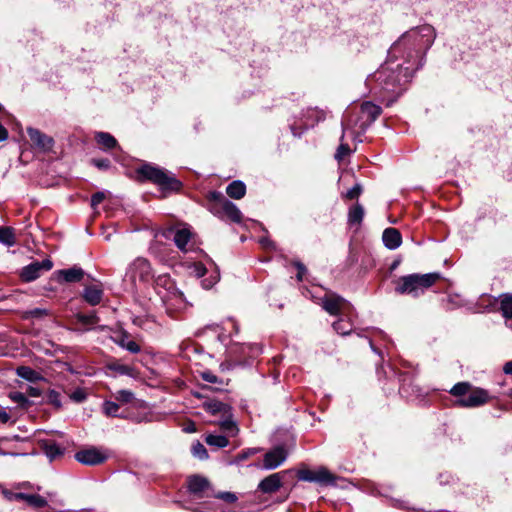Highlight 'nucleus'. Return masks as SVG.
<instances>
[{
    "mask_svg": "<svg viewBox=\"0 0 512 512\" xmlns=\"http://www.w3.org/2000/svg\"><path fill=\"white\" fill-rule=\"evenodd\" d=\"M59 274L66 282L71 283L80 281L84 276V271L79 267H72L60 270Z\"/></svg>",
    "mask_w": 512,
    "mask_h": 512,
    "instance_id": "31",
    "label": "nucleus"
},
{
    "mask_svg": "<svg viewBox=\"0 0 512 512\" xmlns=\"http://www.w3.org/2000/svg\"><path fill=\"white\" fill-rule=\"evenodd\" d=\"M213 199H220V209L231 221L235 223H239L242 218V213L239 208L230 200L224 198L221 193L213 192Z\"/></svg>",
    "mask_w": 512,
    "mask_h": 512,
    "instance_id": "15",
    "label": "nucleus"
},
{
    "mask_svg": "<svg viewBox=\"0 0 512 512\" xmlns=\"http://www.w3.org/2000/svg\"><path fill=\"white\" fill-rule=\"evenodd\" d=\"M26 503L34 508H42L47 505V500L39 494H28Z\"/></svg>",
    "mask_w": 512,
    "mask_h": 512,
    "instance_id": "38",
    "label": "nucleus"
},
{
    "mask_svg": "<svg viewBox=\"0 0 512 512\" xmlns=\"http://www.w3.org/2000/svg\"><path fill=\"white\" fill-rule=\"evenodd\" d=\"M17 375L29 382H36L41 379L40 373L29 366H20L16 369Z\"/></svg>",
    "mask_w": 512,
    "mask_h": 512,
    "instance_id": "33",
    "label": "nucleus"
},
{
    "mask_svg": "<svg viewBox=\"0 0 512 512\" xmlns=\"http://www.w3.org/2000/svg\"><path fill=\"white\" fill-rule=\"evenodd\" d=\"M205 442L209 446H214L217 448H224V447L228 446V444H229V440L226 436L218 435V434H208L205 437Z\"/></svg>",
    "mask_w": 512,
    "mask_h": 512,
    "instance_id": "36",
    "label": "nucleus"
},
{
    "mask_svg": "<svg viewBox=\"0 0 512 512\" xmlns=\"http://www.w3.org/2000/svg\"><path fill=\"white\" fill-rule=\"evenodd\" d=\"M117 401L122 404L130 403L134 399V394L130 390L122 389L114 394Z\"/></svg>",
    "mask_w": 512,
    "mask_h": 512,
    "instance_id": "39",
    "label": "nucleus"
},
{
    "mask_svg": "<svg viewBox=\"0 0 512 512\" xmlns=\"http://www.w3.org/2000/svg\"><path fill=\"white\" fill-rule=\"evenodd\" d=\"M28 136L33 145L43 152L51 151L54 146V139L41 132L39 129L29 127L27 129Z\"/></svg>",
    "mask_w": 512,
    "mask_h": 512,
    "instance_id": "14",
    "label": "nucleus"
},
{
    "mask_svg": "<svg viewBox=\"0 0 512 512\" xmlns=\"http://www.w3.org/2000/svg\"><path fill=\"white\" fill-rule=\"evenodd\" d=\"M119 410L120 406L114 401L105 400L102 404V411L107 417H123Z\"/></svg>",
    "mask_w": 512,
    "mask_h": 512,
    "instance_id": "37",
    "label": "nucleus"
},
{
    "mask_svg": "<svg viewBox=\"0 0 512 512\" xmlns=\"http://www.w3.org/2000/svg\"><path fill=\"white\" fill-rule=\"evenodd\" d=\"M441 278L438 272L426 274H409L401 277L395 287L398 294H407L414 298L424 294L433 284Z\"/></svg>",
    "mask_w": 512,
    "mask_h": 512,
    "instance_id": "3",
    "label": "nucleus"
},
{
    "mask_svg": "<svg viewBox=\"0 0 512 512\" xmlns=\"http://www.w3.org/2000/svg\"><path fill=\"white\" fill-rule=\"evenodd\" d=\"M0 243L12 247L16 243L14 229L11 227H0Z\"/></svg>",
    "mask_w": 512,
    "mask_h": 512,
    "instance_id": "34",
    "label": "nucleus"
},
{
    "mask_svg": "<svg viewBox=\"0 0 512 512\" xmlns=\"http://www.w3.org/2000/svg\"><path fill=\"white\" fill-rule=\"evenodd\" d=\"M74 317H75L76 323H78L84 327L83 329H79L82 332L92 329V327L95 326L96 324H98V322H99V317L97 316L96 311H94V310L91 311L90 313L78 312L75 314Z\"/></svg>",
    "mask_w": 512,
    "mask_h": 512,
    "instance_id": "22",
    "label": "nucleus"
},
{
    "mask_svg": "<svg viewBox=\"0 0 512 512\" xmlns=\"http://www.w3.org/2000/svg\"><path fill=\"white\" fill-rule=\"evenodd\" d=\"M368 343H369V346L370 348L372 349V351L376 354H379L380 355V351L374 346L372 340L370 338H368Z\"/></svg>",
    "mask_w": 512,
    "mask_h": 512,
    "instance_id": "62",
    "label": "nucleus"
},
{
    "mask_svg": "<svg viewBox=\"0 0 512 512\" xmlns=\"http://www.w3.org/2000/svg\"><path fill=\"white\" fill-rule=\"evenodd\" d=\"M106 368L118 375H125L129 377H135L136 371L132 366L120 363L117 360H113L107 363Z\"/></svg>",
    "mask_w": 512,
    "mask_h": 512,
    "instance_id": "25",
    "label": "nucleus"
},
{
    "mask_svg": "<svg viewBox=\"0 0 512 512\" xmlns=\"http://www.w3.org/2000/svg\"><path fill=\"white\" fill-rule=\"evenodd\" d=\"M0 455L1 456H8L9 455V456H14L15 457V456H18L20 454L19 453H14V452H6V451L0 449Z\"/></svg>",
    "mask_w": 512,
    "mask_h": 512,
    "instance_id": "61",
    "label": "nucleus"
},
{
    "mask_svg": "<svg viewBox=\"0 0 512 512\" xmlns=\"http://www.w3.org/2000/svg\"><path fill=\"white\" fill-rule=\"evenodd\" d=\"M151 285H153L158 294H160L159 288H163L166 291H170L174 288V283L168 274L154 275Z\"/></svg>",
    "mask_w": 512,
    "mask_h": 512,
    "instance_id": "30",
    "label": "nucleus"
},
{
    "mask_svg": "<svg viewBox=\"0 0 512 512\" xmlns=\"http://www.w3.org/2000/svg\"><path fill=\"white\" fill-rule=\"evenodd\" d=\"M40 446L44 454L49 458L50 461L62 456L65 452V448L57 444L52 440H42Z\"/></svg>",
    "mask_w": 512,
    "mask_h": 512,
    "instance_id": "21",
    "label": "nucleus"
},
{
    "mask_svg": "<svg viewBox=\"0 0 512 512\" xmlns=\"http://www.w3.org/2000/svg\"><path fill=\"white\" fill-rule=\"evenodd\" d=\"M87 393L82 388H76L71 394L70 399L76 403H82L86 400Z\"/></svg>",
    "mask_w": 512,
    "mask_h": 512,
    "instance_id": "46",
    "label": "nucleus"
},
{
    "mask_svg": "<svg viewBox=\"0 0 512 512\" xmlns=\"http://www.w3.org/2000/svg\"><path fill=\"white\" fill-rule=\"evenodd\" d=\"M95 140L104 150H110L117 146V140L108 132H97L95 134Z\"/></svg>",
    "mask_w": 512,
    "mask_h": 512,
    "instance_id": "28",
    "label": "nucleus"
},
{
    "mask_svg": "<svg viewBox=\"0 0 512 512\" xmlns=\"http://www.w3.org/2000/svg\"><path fill=\"white\" fill-rule=\"evenodd\" d=\"M170 234L173 235V241L175 245L181 250V251H187L186 246L189 243L191 239V231L187 227L177 228V229H171L169 231Z\"/></svg>",
    "mask_w": 512,
    "mask_h": 512,
    "instance_id": "18",
    "label": "nucleus"
},
{
    "mask_svg": "<svg viewBox=\"0 0 512 512\" xmlns=\"http://www.w3.org/2000/svg\"><path fill=\"white\" fill-rule=\"evenodd\" d=\"M260 451V448H247L245 450H242L237 456L235 457V462L240 463L248 459L250 456L257 454Z\"/></svg>",
    "mask_w": 512,
    "mask_h": 512,
    "instance_id": "43",
    "label": "nucleus"
},
{
    "mask_svg": "<svg viewBox=\"0 0 512 512\" xmlns=\"http://www.w3.org/2000/svg\"><path fill=\"white\" fill-rule=\"evenodd\" d=\"M8 138L7 129L0 123V142Z\"/></svg>",
    "mask_w": 512,
    "mask_h": 512,
    "instance_id": "58",
    "label": "nucleus"
},
{
    "mask_svg": "<svg viewBox=\"0 0 512 512\" xmlns=\"http://www.w3.org/2000/svg\"><path fill=\"white\" fill-rule=\"evenodd\" d=\"M333 329L342 336H346L351 334L352 332H355L359 337H364V330L356 331L353 328L352 322L349 319L344 318L343 315L340 316L339 319L333 323Z\"/></svg>",
    "mask_w": 512,
    "mask_h": 512,
    "instance_id": "23",
    "label": "nucleus"
},
{
    "mask_svg": "<svg viewBox=\"0 0 512 512\" xmlns=\"http://www.w3.org/2000/svg\"><path fill=\"white\" fill-rule=\"evenodd\" d=\"M450 394L458 397L455 405L463 408H474L489 401L488 392L482 388H473L469 382H458L451 389Z\"/></svg>",
    "mask_w": 512,
    "mask_h": 512,
    "instance_id": "4",
    "label": "nucleus"
},
{
    "mask_svg": "<svg viewBox=\"0 0 512 512\" xmlns=\"http://www.w3.org/2000/svg\"><path fill=\"white\" fill-rule=\"evenodd\" d=\"M206 272L207 269L202 263H194L191 266V273L194 274L197 278L203 277Z\"/></svg>",
    "mask_w": 512,
    "mask_h": 512,
    "instance_id": "49",
    "label": "nucleus"
},
{
    "mask_svg": "<svg viewBox=\"0 0 512 512\" xmlns=\"http://www.w3.org/2000/svg\"><path fill=\"white\" fill-rule=\"evenodd\" d=\"M28 494L29 493H23V492L11 493L10 499L11 500H16V501H24V502H26Z\"/></svg>",
    "mask_w": 512,
    "mask_h": 512,
    "instance_id": "56",
    "label": "nucleus"
},
{
    "mask_svg": "<svg viewBox=\"0 0 512 512\" xmlns=\"http://www.w3.org/2000/svg\"><path fill=\"white\" fill-rule=\"evenodd\" d=\"M105 198V194L103 192H96L91 196V206H98Z\"/></svg>",
    "mask_w": 512,
    "mask_h": 512,
    "instance_id": "53",
    "label": "nucleus"
},
{
    "mask_svg": "<svg viewBox=\"0 0 512 512\" xmlns=\"http://www.w3.org/2000/svg\"><path fill=\"white\" fill-rule=\"evenodd\" d=\"M226 193L233 199H241L245 196L246 185L241 180H234L227 186Z\"/></svg>",
    "mask_w": 512,
    "mask_h": 512,
    "instance_id": "27",
    "label": "nucleus"
},
{
    "mask_svg": "<svg viewBox=\"0 0 512 512\" xmlns=\"http://www.w3.org/2000/svg\"><path fill=\"white\" fill-rule=\"evenodd\" d=\"M282 486V478L280 473H274L265 477L259 484L258 490L262 493H274L278 491Z\"/></svg>",
    "mask_w": 512,
    "mask_h": 512,
    "instance_id": "16",
    "label": "nucleus"
},
{
    "mask_svg": "<svg viewBox=\"0 0 512 512\" xmlns=\"http://www.w3.org/2000/svg\"><path fill=\"white\" fill-rule=\"evenodd\" d=\"M219 274L211 275L209 278L202 280V286L205 289L212 288L219 281Z\"/></svg>",
    "mask_w": 512,
    "mask_h": 512,
    "instance_id": "51",
    "label": "nucleus"
},
{
    "mask_svg": "<svg viewBox=\"0 0 512 512\" xmlns=\"http://www.w3.org/2000/svg\"><path fill=\"white\" fill-rule=\"evenodd\" d=\"M503 371L506 374H512V361H508L507 363H505V365L503 367Z\"/></svg>",
    "mask_w": 512,
    "mask_h": 512,
    "instance_id": "59",
    "label": "nucleus"
},
{
    "mask_svg": "<svg viewBox=\"0 0 512 512\" xmlns=\"http://www.w3.org/2000/svg\"><path fill=\"white\" fill-rule=\"evenodd\" d=\"M288 457V451L283 445H278L264 454L262 468L274 470L283 464Z\"/></svg>",
    "mask_w": 512,
    "mask_h": 512,
    "instance_id": "12",
    "label": "nucleus"
},
{
    "mask_svg": "<svg viewBox=\"0 0 512 512\" xmlns=\"http://www.w3.org/2000/svg\"><path fill=\"white\" fill-rule=\"evenodd\" d=\"M52 267L53 262L48 258L42 261H34L21 269L20 278L25 282H32L38 279L43 272L50 271Z\"/></svg>",
    "mask_w": 512,
    "mask_h": 512,
    "instance_id": "10",
    "label": "nucleus"
},
{
    "mask_svg": "<svg viewBox=\"0 0 512 512\" xmlns=\"http://www.w3.org/2000/svg\"><path fill=\"white\" fill-rule=\"evenodd\" d=\"M137 175L141 181H149L165 193L179 192L183 187L173 173L150 163L141 165L137 169Z\"/></svg>",
    "mask_w": 512,
    "mask_h": 512,
    "instance_id": "2",
    "label": "nucleus"
},
{
    "mask_svg": "<svg viewBox=\"0 0 512 512\" xmlns=\"http://www.w3.org/2000/svg\"><path fill=\"white\" fill-rule=\"evenodd\" d=\"M500 311L506 321H511L509 327L512 329V295L504 294L500 300Z\"/></svg>",
    "mask_w": 512,
    "mask_h": 512,
    "instance_id": "29",
    "label": "nucleus"
},
{
    "mask_svg": "<svg viewBox=\"0 0 512 512\" xmlns=\"http://www.w3.org/2000/svg\"><path fill=\"white\" fill-rule=\"evenodd\" d=\"M203 408L206 412L212 415L220 416H223L224 414L229 415V410H232V407L229 404L215 399L205 401L203 403Z\"/></svg>",
    "mask_w": 512,
    "mask_h": 512,
    "instance_id": "20",
    "label": "nucleus"
},
{
    "mask_svg": "<svg viewBox=\"0 0 512 512\" xmlns=\"http://www.w3.org/2000/svg\"><path fill=\"white\" fill-rule=\"evenodd\" d=\"M221 421L219 422L220 427L230 433L231 435H236L239 431V428L236 424V422L233 420V412L232 410H229V415L224 414L221 416Z\"/></svg>",
    "mask_w": 512,
    "mask_h": 512,
    "instance_id": "32",
    "label": "nucleus"
},
{
    "mask_svg": "<svg viewBox=\"0 0 512 512\" xmlns=\"http://www.w3.org/2000/svg\"><path fill=\"white\" fill-rule=\"evenodd\" d=\"M47 402L51 405H53L55 408H61L62 402H61V395L56 390H49L46 395Z\"/></svg>",
    "mask_w": 512,
    "mask_h": 512,
    "instance_id": "40",
    "label": "nucleus"
},
{
    "mask_svg": "<svg viewBox=\"0 0 512 512\" xmlns=\"http://www.w3.org/2000/svg\"><path fill=\"white\" fill-rule=\"evenodd\" d=\"M315 483L334 485L335 477L325 468L321 467L316 471Z\"/></svg>",
    "mask_w": 512,
    "mask_h": 512,
    "instance_id": "35",
    "label": "nucleus"
},
{
    "mask_svg": "<svg viewBox=\"0 0 512 512\" xmlns=\"http://www.w3.org/2000/svg\"><path fill=\"white\" fill-rule=\"evenodd\" d=\"M31 313H32V315H40V314L44 313V311L41 309H35Z\"/></svg>",
    "mask_w": 512,
    "mask_h": 512,
    "instance_id": "64",
    "label": "nucleus"
},
{
    "mask_svg": "<svg viewBox=\"0 0 512 512\" xmlns=\"http://www.w3.org/2000/svg\"><path fill=\"white\" fill-rule=\"evenodd\" d=\"M91 163L100 170H107L111 166V162L107 158H93Z\"/></svg>",
    "mask_w": 512,
    "mask_h": 512,
    "instance_id": "48",
    "label": "nucleus"
},
{
    "mask_svg": "<svg viewBox=\"0 0 512 512\" xmlns=\"http://www.w3.org/2000/svg\"><path fill=\"white\" fill-rule=\"evenodd\" d=\"M9 440L19 441V440H21V437L19 435H14L12 437H4V438L0 439V442L9 441Z\"/></svg>",
    "mask_w": 512,
    "mask_h": 512,
    "instance_id": "60",
    "label": "nucleus"
},
{
    "mask_svg": "<svg viewBox=\"0 0 512 512\" xmlns=\"http://www.w3.org/2000/svg\"><path fill=\"white\" fill-rule=\"evenodd\" d=\"M382 241L389 250L397 249L402 243L401 233L395 228H386L383 231Z\"/></svg>",
    "mask_w": 512,
    "mask_h": 512,
    "instance_id": "17",
    "label": "nucleus"
},
{
    "mask_svg": "<svg viewBox=\"0 0 512 512\" xmlns=\"http://www.w3.org/2000/svg\"><path fill=\"white\" fill-rule=\"evenodd\" d=\"M82 297L89 305L96 306L102 301L103 289L97 285L86 286Z\"/></svg>",
    "mask_w": 512,
    "mask_h": 512,
    "instance_id": "19",
    "label": "nucleus"
},
{
    "mask_svg": "<svg viewBox=\"0 0 512 512\" xmlns=\"http://www.w3.org/2000/svg\"><path fill=\"white\" fill-rule=\"evenodd\" d=\"M382 108L371 101H364L360 105V114L363 117L361 132H365L369 126L381 115Z\"/></svg>",
    "mask_w": 512,
    "mask_h": 512,
    "instance_id": "13",
    "label": "nucleus"
},
{
    "mask_svg": "<svg viewBox=\"0 0 512 512\" xmlns=\"http://www.w3.org/2000/svg\"><path fill=\"white\" fill-rule=\"evenodd\" d=\"M188 491L198 498L212 497L209 480L201 475H192L187 479Z\"/></svg>",
    "mask_w": 512,
    "mask_h": 512,
    "instance_id": "11",
    "label": "nucleus"
},
{
    "mask_svg": "<svg viewBox=\"0 0 512 512\" xmlns=\"http://www.w3.org/2000/svg\"><path fill=\"white\" fill-rule=\"evenodd\" d=\"M341 143L339 147L337 148L335 158L338 161H341L345 156L349 155L351 153V149L349 148L348 144L343 143V140H341Z\"/></svg>",
    "mask_w": 512,
    "mask_h": 512,
    "instance_id": "45",
    "label": "nucleus"
},
{
    "mask_svg": "<svg viewBox=\"0 0 512 512\" xmlns=\"http://www.w3.org/2000/svg\"><path fill=\"white\" fill-rule=\"evenodd\" d=\"M241 350L243 352L248 350V354L251 357H254L261 353V348L257 344H244L241 346Z\"/></svg>",
    "mask_w": 512,
    "mask_h": 512,
    "instance_id": "50",
    "label": "nucleus"
},
{
    "mask_svg": "<svg viewBox=\"0 0 512 512\" xmlns=\"http://www.w3.org/2000/svg\"><path fill=\"white\" fill-rule=\"evenodd\" d=\"M10 420V415L4 409L0 410V422L7 423Z\"/></svg>",
    "mask_w": 512,
    "mask_h": 512,
    "instance_id": "57",
    "label": "nucleus"
},
{
    "mask_svg": "<svg viewBox=\"0 0 512 512\" xmlns=\"http://www.w3.org/2000/svg\"><path fill=\"white\" fill-rule=\"evenodd\" d=\"M109 455L103 448L91 446L86 449H82L75 454V459L88 466H95L104 463L108 459Z\"/></svg>",
    "mask_w": 512,
    "mask_h": 512,
    "instance_id": "9",
    "label": "nucleus"
},
{
    "mask_svg": "<svg viewBox=\"0 0 512 512\" xmlns=\"http://www.w3.org/2000/svg\"><path fill=\"white\" fill-rule=\"evenodd\" d=\"M212 497H215V498H218V499H221L227 503H234L237 501V496L232 493V492H218V493H214L212 491Z\"/></svg>",
    "mask_w": 512,
    "mask_h": 512,
    "instance_id": "44",
    "label": "nucleus"
},
{
    "mask_svg": "<svg viewBox=\"0 0 512 512\" xmlns=\"http://www.w3.org/2000/svg\"><path fill=\"white\" fill-rule=\"evenodd\" d=\"M154 270L148 259L137 257L127 267L124 281L134 289L149 287L154 279Z\"/></svg>",
    "mask_w": 512,
    "mask_h": 512,
    "instance_id": "5",
    "label": "nucleus"
},
{
    "mask_svg": "<svg viewBox=\"0 0 512 512\" xmlns=\"http://www.w3.org/2000/svg\"><path fill=\"white\" fill-rule=\"evenodd\" d=\"M316 477V471H312L309 469H300L297 472V478L300 481H306V482H315Z\"/></svg>",
    "mask_w": 512,
    "mask_h": 512,
    "instance_id": "42",
    "label": "nucleus"
},
{
    "mask_svg": "<svg viewBox=\"0 0 512 512\" xmlns=\"http://www.w3.org/2000/svg\"><path fill=\"white\" fill-rule=\"evenodd\" d=\"M260 243L265 246V247H268L269 245H271L272 243L267 239V238H262L260 240Z\"/></svg>",
    "mask_w": 512,
    "mask_h": 512,
    "instance_id": "63",
    "label": "nucleus"
},
{
    "mask_svg": "<svg viewBox=\"0 0 512 512\" xmlns=\"http://www.w3.org/2000/svg\"><path fill=\"white\" fill-rule=\"evenodd\" d=\"M364 208L360 203H356L349 208L348 211V224L350 226H359L364 218Z\"/></svg>",
    "mask_w": 512,
    "mask_h": 512,
    "instance_id": "26",
    "label": "nucleus"
},
{
    "mask_svg": "<svg viewBox=\"0 0 512 512\" xmlns=\"http://www.w3.org/2000/svg\"><path fill=\"white\" fill-rule=\"evenodd\" d=\"M10 398L14 402H16V403H18V404H20L22 406L25 405L26 403H28L27 397L23 393H21V392L11 393Z\"/></svg>",
    "mask_w": 512,
    "mask_h": 512,
    "instance_id": "52",
    "label": "nucleus"
},
{
    "mask_svg": "<svg viewBox=\"0 0 512 512\" xmlns=\"http://www.w3.org/2000/svg\"><path fill=\"white\" fill-rule=\"evenodd\" d=\"M363 117L359 112H353L351 110H347L342 118L341 126H342V135L341 140L349 134L353 140H357L361 142V135L365 132H361V122L363 121Z\"/></svg>",
    "mask_w": 512,
    "mask_h": 512,
    "instance_id": "8",
    "label": "nucleus"
},
{
    "mask_svg": "<svg viewBox=\"0 0 512 512\" xmlns=\"http://www.w3.org/2000/svg\"><path fill=\"white\" fill-rule=\"evenodd\" d=\"M203 380L215 384L218 382V377L214 375L212 372H204L202 373Z\"/></svg>",
    "mask_w": 512,
    "mask_h": 512,
    "instance_id": "55",
    "label": "nucleus"
},
{
    "mask_svg": "<svg viewBox=\"0 0 512 512\" xmlns=\"http://www.w3.org/2000/svg\"><path fill=\"white\" fill-rule=\"evenodd\" d=\"M362 193V186L359 183H356L352 188H350L346 194L345 197L349 200L356 199L360 196Z\"/></svg>",
    "mask_w": 512,
    "mask_h": 512,
    "instance_id": "47",
    "label": "nucleus"
},
{
    "mask_svg": "<svg viewBox=\"0 0 512 512\" xmlns=\"http://www.w3.org/2000/svg\"><path fill=\"white\" fill-rule=\"evenodd\" d=\"M436 39L432 25L424 24L403 33L389 48L386 61L366 79V85L377 97L392 105L407 89L414 73L425 61L427 51Z\"/></svg>",
    "mask_w": 512,
    "mask_h": 512,
    "instance_id": "1",
    "label": "nucleus"
},
{
    "mask_svg": "<svg viewBox=\"0 0 512 512\" xmlns=\"http://www.w3.org/2000/svg\"><path fill=\"white\" fill-rule=\"evenodd\" d=\"M113 341L121 348L129 351L130 353L137 354L141 351V347L134 340L129 338L127 332L123 331L113 338Z\"/></svg>",
    "mask_w": 512,
    "mask_h": 512,
    "instance_id": "24",
    "label": "nucleus"
},
{
    "mask_svg": "<svg viewBox=\"0 0 512 512\" xmlns=\"http://www.w3.org/2000/svg\"><path fill=\"white\" fill-rule=\"evenodd\" d=\"M192 454L194 457L199 458L201 460L208 458V452L205 446L199 441L192 445Z\"/></svg>",
    "mask_w": 512,
    "mask_h": 512,
    "instance_id": "41",
    "label": "nucleus"
},
{
    "mask_svg": "<svg viewBox=\"0 0 512 512\" xmlns=\"http://www.w3.org/2000/svg\"><path fill=\"white\" fill-rule=\"evenodd\" d=\"M325 114L318 108L308 107L302 110L299 121L291 123L290 130L295 137H301L309 128L314 127L317 123L324 120Z\"/></svg>",
    "mask_w": 512,
    "mask_h": 512,
    "instance_id": "6",
    "label": "nucleus"
},
{
    "mask_svg": "<svg viewBox=\"0 0 512 512\" xmlns=\"http://www.w3.org/2000/svg\"><path fill=\"white\" fill-rule=\"evenodd\" d=\"M317 302L330 315L342 316L348 314L350 304L341 296L333 292H326Z\"/></svg>",
    "mask_w": 512,
    "mask_h": 512,
    "instance_id": "7",
    "label": "nucleus"
},
{
    "mask_svg": "<svg viewBox=\"0 0 512 512\" xmlns=\"http://www.w3.org/2000/svg\"><path fill=\"white\" fill-rule=\"evenodd\" d=\"M294 265L298 270L297 275H296L297 280L302 281L305 273L307 272V269H306L305 265L299 261L295 262Z\"/></svg>",
    "mask_w": 512,
    "mask_h": 512,
    "instance_id": "54",
    "label": "nucleus"
}]
</instances>
